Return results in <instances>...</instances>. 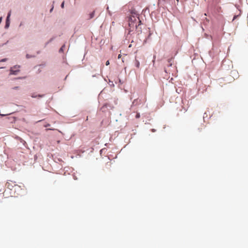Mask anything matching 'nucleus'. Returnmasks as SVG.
I'll return each instance as SVG.
<instances>
[{
    "mask_svg": "<svg viewBox=\"0 0 248 248\" xmlns=\"http://www.w3.org/2000/svg\"><path fill=\"white\" fill-rule=\"evenodd\" d=\"M7 59L6 58H4V59H3L2 60H1L0 61V62H6L7 61Z\"/></svg>",
    "mask_w": 248,
    "mask_h": 248,
    "instance_id": "6e6552de",
    "label": "nucleus"
},
{
    "mask_svg": "<svg viewBox=\"0 0 248 248\" xmlns=\"http://www.w3.org/2000/svg\"><path fill=\"white\" fill-rule=\"evenodd\" d=\"M94 13H95V12L94 11H93L91 13H90L89 15V17L88 18V19H90L93 18L94 16Z\"/></svg>",
    "mask_w": 248,
    "mask_h": 248,
    "instance_id": "39448f33",
    "label": "nucleus"
},
{
    "mask_svg": "<svg viewBox=\"0 0 248 248\" xmlns=\"http://www.w3.org/2000/svg\"><path fill=\"white\" fill-rule=\"evenodd\" d=\"M53 9V7L50 9V12H51Z\"/></svg>",
    "mask_w": 248,
    "mask_h": 248,
    "instance_id": "dca6fc26",
    "label": "nucleus"
},
{
    "mask_svg": "<svg viewBox=\"0 0 248 248\" xmlns=\"http://www.w3.org/2000/svg\"><path fill=\"white\" fill-rule=\"evenodd\" d=\"M141 24V21L140 20L139 17L136 16L132 15L129 18V26L130 27V30L136 28L137 30H139V26Z\"/></svg>",
    "mask_w": 248,
    "mask_h": 248,
    "instance_id": "f257e3e1",
    "label": "nucleus"
},
{
    "mask_svg": "<svg viewBox=\"0 0 248 248\" xmlns=\"http://www.w3.org/2000/svg\"><path fill=\"white\" fill-rule=\"evenodd\" d=\"M11 11H10L8 14V15H7V16L6 18V22H10L9 18L11 16Z\"/></svg>",
    "mask_w": 248,
    "mask_h": 248,
    "instance_id": "423d86ee",
    "label": "nucleus"
},
{
    "mask_svg": "<svg viewBox=\"0 0 248 248\" xmlns=\"http://www.w3.org/2000/svg\"><path fill=\"white\" fill-rule=\"evenodd\" d=\"M109 61H107L106 62V65H109Z\"/></svg>",
    "mask_w": 248,
    "mask_h": 248,
    "instance_id": "9b49d317",
    "label": "nucleus"
},
{
    "mask_svg": "<svg viewBox=\"0 0 248 248\" xmlns=\"http://www.w3.org/2000/svg\"><path fill=\"white\" fill-rule=\"evenodd\" d=\"M61 7H62V8H64V1H63V2H62V4H61Z\"/></svg>",
    "mask_w": 248,
    "mask_h": 248,
    "instance_id": "1a4fd4ad",
    "label": "nucleus"
},
{
    "mask_svg": "<svg viewBox=\"0 0 248 248\" xmlns=\"http://www.w3.org/2000/svg\"><path fill=\"white\" fill-rule=\"evenodd\" d=\"M2 19V17H0V23L1 22Z\"/></svg>",
    "mask_w": 248,
    "mask_h": 248,
    "instance_id": "2eb2a0df",
    "label": "nucleus"
},
{
    "mask_svg": "<svg viewBox=\"0 0 248 248\" xmlns=\"http://www.w3.org/2000/svg\"><path fill=\"white\" fill-rule=\"evenodd\" d=\"M10 22H6V25H5V28H8L9 26Z\"/></svg>",
    "mask_w": 248,
    "mask_h": 248,
    "instance_id": "0eeeda50",
    "label": "nucleus"
},
{
    "mask_svg": "<svg viewBox=\"0 0 248 248\" xmlns=\"http://www.w3.org/2000/svg\"><path fill=\"white\" fill-rule=\"evenodd\" d=\"M121 54H119L118 56V59H120L121 58Z\"/></svg>",
    "mask_w": 248,
    "mask_h": 248,
    "instance_id": "ddd939ff",
    "label": "nucleus"
},
{
    "mask_svg": "<svg viewBox=\"0 0 248 248\" xmlns=\"http://www.w3.org/2000/svg\"><path fill=\"white\" fill-rule=\"evenodd\" d=\"M122 62H124V58H123V59H122Z\"/></svg>",
    "mask_w": 248,
    "mask_h": 248,
    "instance_id": "a211bd4d",
    "label": "nucleus"
},
{
    "mask_svg": "<svg viewBox=\"0 0 248 248\" xmlns=\"http://www.w3.org/2000/svg\"><path fill=\"white\" fill-rule=\"evenodd\" d=\"M26 57H27V58H30L29 55L28 54H27V55H26Z\"/></svg>",
    "mask_w": 248,
    "mask_h": 248,
    "instance_id": "f3484780",
    "label": "nucleus"
},
{
    "mask_svg": "<svg viewBox=\"0 0 248 248\" xmlns=\"http://www.w3.org/2000/svg\"><path fill=\"white\" fill-rule=\"evenodd\" d=\"M64 47V46H63L60 49V51H63V48Z\"/></svg>",
    "mask_w": 248,
    "mask_h": 248,
    "instance_id": "9d476101",
    "label": "nucleus"
},
{
    "mask_svg": "<svg viewBox=\"0 0 248 248\" xmlns=\"http://www.w3.org/2000/svg\"><path fill=\"white\" fill-rule=\"evenodd\" d=\"M141 100H139L138 99H135L133 103H132V104L133 105H135V106H137V105H138L140 104H141Z\"/></svg>",
    "mask_w": 248,
    "mask_h": 248,
    "instance_id": "20e7f679",
    "label": "nucleus"
},
{
    "mask_svg": "<svg viewBox=\"0 0 248 248\" xmlns=\"http://www.w3.org/2000/svg\"><path fill=\"white\" fill-rule=\"evenodd\" d=\"M140 117V114H139V113H138V114H137L136 115V117L137 118H139Z\"/></svg>",
    "mask_w": 248,
    "mask_h": 248,
    "instance_id": "f8f14e48",
    "label": "nucleus"
},
{
    "mask_svg": "<svg viewBox=\"0 0 248 248\" xmlns=\"http://www.w3.org/2000/svg\"><path fill=\"white\" fill-rule=\"evenodd\" d=\"M152 131H153V132H155V129H152Z\"/></svg>",
    "mask_w": 248,
    "mask_h": 248,
    "instance_id": "412c9836",
    "label": "nucleus"
},
{
    "mask_svg": "<svg viewBox=\"0 0 248 248\" xmlns=\"http://www.w3.org/2000/svg\"><path fill=\"white\" fill-rule=\"evenodd\" d=\"M38 96H39V97H42L43 95H39Z\"/></svg>",
    "mask_w": 248,
    "mask_h": 248,
    "instance_id": "aec40b11",
    "label": "nucleus"
},
{
    "mask_svg": "<svg viewBox=\"0 0 248 248\" xmlns=\"http://www.w3.org/2000/svg\"><path fill=\"white\" fill-rule=\"evenodd\" d=\"M18 88V87H15L14 88V89H17Z\"/></svg>",
    "mask_w": 248,
    "mask_h": 248,
    "instance_id": "6ab92c4d",
    "label": "nucleus"
},
{
    "mask_svg": "<svg viewBox=\"0 0 248 248\" xmlns=\"http://www.w3.org/2000/svg\"><path fill=\"white\" fill-rule=\"evenodd\" d=\"M19 66L16 65L12 67L10 70V75H17L19 72Z\"/></svg>",
    "mask_w": 248,
    "mask_h": 248,
    "instance_id": "f03ea898",
    "label": "nucleus"
},
{
    "mask_svg": "<svg viewBox=\"0 0 248 248\" xmlns=\"http://www.w3.org/2000/svg\"><path fill=\"white\" fill-rule=\"evenodd\" d=\"M31 97H33V98H35V97H36V96H35V95H31Z\"/></svg>",
    "mask_w": 248,
    "mask_h": 248,
    "instance_id": "4468645a",
    "label": "nucleus"
},
{
    "mask_svg": "<svg viewBox=\"0 0 248 248\" xmlns=\"http://www.w3.org/2000/svg\"><path fill=\"white\" fill-rule=\"evenodd\" d=\"M134 64L135 66L137 68H139L140 67V63L139 61L138 60V58L137 56L135 57V60L134 61Z\"/></svg>",
    "mask_w": 248,
    "mask_h": 248,
    "instance_id": "7ed1b4c3",
    "label": "nucleus"
}]
</instances>
